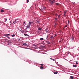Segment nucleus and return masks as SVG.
Listing matches in <instances>:
<instances>
[{"mask_svg": "<svg viewBox=\"0 0 79 79\" xmlns=\"http://www.w3.org/2000/svg\"><path fill=\"white\" fill-rule=\"evenodd\" d=\"M34 25V22H29L27 24V27H29L31 26H32Z\"/></svg>", "mask_w": 79, "mask_h": 79, "instance_id": "1", "label": "nucleus"}, {"mask_svg": "<svg viewBox=\"0 0 79 79\" xmlns=\"http://www.w3.org/2000/svg\"><path fill=\"white\" fill-rule=\"evenodd\" d=\"M19 21V19H16L15 20V22L16 23H17Z\"/></svg>", "mask_w": 79, "mask_h": 79, "instance_id": "2", "label": "nucleus"}, {"mask_svg": "<svg viewBox=\"0 0 79 79\" xmlns=\"http://www.w3.org/2000/svg\"><path fill=\"white\" fill-rule=\"evenodd\" d=\"M46 9V8L44 6H42L41 7V10H45Z\"/></svg>", "mask_w": 79, "mask_h": 79, "instance_id": "3", "label": "nucleus"}, {"mask_svg": "<svg viewBox=\"0 0 79 79\" xmlns=\"http://www.w3.org/2000/svg\"><path fill=\"white\" fill-rule=\"evenodd\" d=\"M46 31L47 32H49L50 30H48V29H46Z\"/></svg>", "mask_w": 79, "mask_h": 79, "instance_id": "4", "label": "nucleus"}, {"mask_svg": "<svg viewBox=\"0 0 79 79\" xmlns=\"http://www.w3.org/2000/svg\"><path fill=\"white\" fill-rule=\"evenodd\" d=\"M54 74H58V71L55 72L54 73Z\"/></svg>", "mask_w": 79, "mask_h": 79, "instance_id": "5", "label": "nucleus"}, {"mask_svg": "<svg viewBox=\"0 0 79 79\" xmlns=\"http://www.w3.org/2000/svg\"><path fill=\"white\" fill-rule=\"evenodd\" d=\"M23 45H24L25 46H27V44L26 43H24L23 44Z\"/></svg>", "mask_w": 79, "mask_h": 79, "instance_id": "6", "label": "nucleus"}, {"mask_svg": "<svg viewBox=\"0 0 79 79\" xmlns=\"http://www.w3.org/2000/svg\"><path fill=\"white\" fill-rule=\"evenodd\" d=\"M73 66L75 68H76L77 67V65L74 64L73 65Z\"/></svg>", "mask_w": 79, "mask_h": 79, "instance_id": "7", "label": "nucleus"}, {"mask_svg": "<svg viewBox=\"0 0 79 79\" xmlns=\"http://www.w3.org/2000/svg\"><path fill=\"white\" fill-rule=\"evenodd\" d=\"M71 39H72V41H74V37H72L71 38Z\"/></svg>", "mask_w": 79, "mask_h": 79, "instance_id": "8", "label": "nucleus"}, {"mask_svg": "<svg viewBox=\"0 0 79 79\" xmlns=\"http://www.w3.org/2000/svg\"><path fill=\"white\" fill-rule=\"evenodd\" d=\"M44 68V67L41 66L40 67V69H43Z\"/></svg>", "mask_w": 79, "mask_h": 79, "instance_id": "9", "label": "nucleus"}, {"mask_svg": "<svg viewBox=\"0 0 79 79\" xmlns=\"http://www.w3.org/2000/svg\"><path fill=\"white\" fill-rule=\"evenodd\" d=\"M15 23H16V22H15V21L13 22L12 24H15Z\"/></svg>", "mask_w": 79, "mask_h": 79, "instance_id": "10", "label": "nucleus"}, {"mask_svg": "<svg viewBox=\"0 0 79 79\" xmlns=\"http://www.w3.org/2000/svg\"><path fill=\"white\" fill-rule=\"evenodd\" d=\"M24 35L25 36H29V35L27 34H24Z\"/></svg>", "mask_w": 79, "mask_h": 79, "instance_id": "11", "label": "nucleus"}, {"mask_svg": "<svg viewBox=\"0 0 79 79\" xmlns=\"http://www.w3.org/2000/svg\"><path fill=\"white\" fill-rule=\"evenodd\" d=\"M70 78L71 79H74V77H73L72 76H70Z\"/></svg>", "mask_w": 79, "mask_h": 79, "instance_id": "12", "label": "nucleus"}, {"mask_svg": "<svg viewBox=\"0 0 79 79\" xmlns=\"http://www.w3.org/2000/svg\"><path fill=\"white\" fill-rule=\"evenodd\" d=\"M44 40V38H40V40Z\"/></svg>", "mask_w": 79, "mask_h": 79, "instance_id": "13", "label": "nucleus"}, {"mask_svg": "<svg viewBox=\"0 0 79 79\" xmlns=\"http://www.w3.org/2000/svg\"><path fill=\"white\" fill-rule=\"evenodd\" d=\"M41 29H42V28H40V27H39L38 30H41Z\"/></svg>", "mask_w": 79, "mask_h": 79, "instance_id": "14", "label": "nucleus"}, {"mask_svg": "<svg viewBox=\"0 0 79 79\" xmlns=\"http://www.w3.org/2000/svg\"><path fill=\"white\" fill-rule=\"evenodd\" d=\"M5 36H6V37H8V35H7V34H6V35H5Z\"/></svg>", "mask_w": 79, "mask_h": 79, "instance_id": "15", "label": "nucleus"}, {"mask_svg": "<svg viewBox=\"0 0 79 79\" xmlns=\"http://www.w3.org/2000/svg\"><path fill=\"white\" fill-rule=\"evenodd\" d=\"M51 4H53V1H51Z\"/></svg>", "mask_w": 79, "mask_h": 79, "instance_id": "16", "label": "nucleus"}, {"mask_svg": "<svg viewBox=\"0 0 79 79\" xmlns=\"http://www.w3.org/2000/svg\"><path fill=\"white\" fill-rule=\"evenodd\" d=\"M1 12H4V10H1Z\"/></svg>", "mask_w": 79, "mask_h": 79, "instance_id": "17", "label": "nucleus"}, {"mask_svg": "<svg viewBox=\"0 0 79 79\" xmlns=\"http://www.w3.org/2000/svg\"><path fill=\"white\" fill-rule=\"evenodd\" d=\"M15 35L14 34H13V35H11V36L12 37H14V36H15Z\"/></svg>", "mask_w": 79, "mask_h": 79, "instance_id": "18", "label": "nucleus"}, {"mask_svg": "<svg viewBox=\"0 0 79 79\" xmlns=\"http://www.w3.org/2000/svg\"><path fill=\"white\" fill-rule=\"evenodd\" d=\"M60 16H61V15H59L58 16V18H60Z\"/></svg>", "mask_w": 79, "mask_h": 79, "instance_id": "19", "label": "nucleus"}, {"mask_svg": "<svg viewBox=\"0 0 79 79\" xmlns=\"http://www.w3.org/2000/svg\"><path fill=\"white\" fill-rule=\"evenodd\" d=\"M68 24H69V20H68Z\"/></svg>", "mask_w": 79, "mask_h": 79, "instance_id": "20", "label": "nucleus"}, {"mask_svg": "<svg viewBox=\"0 0 79 79\" xmlns=\"http://www.w3.org/2000/svg\"><path fill=\"white\" fill-rule=\"evenodd\" d=\"M48 35L47 38H46V39H47L48 38Z\"/></svg>", "mask_w": 79, "mask_h": 79, "instance_id": "21", "label": "nucleus"}, {"mask_svg": "<svg viewBox=\"0 0 79 79\" xmlns=\"http://www.w3.org/2000/svg\"><path fill=\"white\" fill-rule=\"evenodd\" d=\"M66 13H64V15L65 16H66Z\"/></svg>", "mask_w": 79, "mask_h": 79, "instance_id": "22", "label": "nucleus"}, {"mask_svg": "<svg viewBox=\"0 0 79 79\" xmlns=\"http://www.w3.org/2000/svg\"><path fill=\"white\" fill-rule=\"evenodd\" d=\"M27 3H29V0H27Z\"/></svg>", "mask_w": 79, "mask_h": 79, "instance_id": "23", "label": "nucleus"}, {"mask_svg": "<svg viewBox=\"0 0 79 79\" xmlns=\"http://www.w3.org/2000/svg\"><path fill=\"white\" fill-rule=\"evenodd\" d=\"M76 64H78V63H77V61L76 62Z\"/></svg>", "mask_w": 79, "mask_h": 79, "instance_id": "24", "label": "nucleus"}, {"mask_svg": "<svg viewBox=\"0 0 79 79\" xmlns=\"http://www.w3.org/2000/svg\"><path fill=\"white\" fill-rule=\"evenodd\" d=\"M64 13H66V11L64 12Z\"/></svg>", "mask_w": 79, "mask_h": 79, "instance_id": "25", "label": "nucleus"}, {"mask_svg": "<svg viewBox=\"0 0 79 79\" xmlns=\"http://www.w3.org/2000/svg\"><path fill=\"white\" fill-rule=\"evenodd\" d=\"M40 65H41V66H43V64H41Z\"/></svg>", "mask_w": 79, "mask_h": 79, "instance_id": "26", "label": "nucleus"}, {"mask_svg": "<svg viewBox=\"0 0 79 79\" xmlns=\"http://www.w3.org/2000/svg\"><path fill=\"white\" fill-rule=\"evenodd\" d=\"M67 25H65V27H67Z\"/></svg>", "mask_w": 79, "mask_h": 79, "instance_id": "27", "label": "nucleus"}, {"mask_svg": "<svg viewBox=\"0 0 79 79\" xmlns=\"http://www.w3.org/2000/svg\"><path fill=\"white\" fill-rule=\"evenodd\" d=\"M8 35H10V34H7Z\"/></svg>", "mask_w": 79, "mask_h": 79, "instance_id": "28", "label": "nucleus"}, {"mask_svg": "<svg viewBox=\"0 0 79 79\" xmlns=\"http://www.w3.org/2000/svg\"><path fill=\"white\" fill-rule=\"evenodd\" d=\"M56 5H58V3H56Z\"/></svg>", "mask_w": 79, "mask_h": 79, "instance_id": "29", "label": "nucleus"}, {"mask_svg": "<svg viewBox=\"0 0 79 79\" xmlns=\"http://www.w3.org/2000/svg\"><path fill=\"white\" fill-rule=\"evenodd\" d=\"M5 20H6V21H7V19H6Z\"/></svg>", "mask_w": 79, "mask_h": 79, "instance_id": "30", "label": "nucleus"}, {"mask_svg": "<svg viewBox=\"0 0 79 79\" xmlns=\"http://www.w3.org/2000/svg\"><path fill=\"white\" fill-rule=\"evenodd\" d=\"M24 24H25V23H26V22H24V23H23Z\"/></svg>", "mask_w": 79, "mask_h": 79, "instance_id": "31", "label": "nucleus"}, {"mask_svg": "<svg viewBox=\"0 0 79 79\" xmlns=\"http://www.w3.org/2000/svg\"><path fill=\"white\" fill-rule=\"evenodd\" d=\"M56 19V20H57V19H57L56 18V19Z\"/></svg>", "mask_w": 79, "mask_h": 79, "instance_id": "32", "label": "nucleus"}, {"mask_svg": "<svg viewBox=\"0 0 79 79\" xmlns=\"http://www.w3.org/2000/svg\"><path fill=\"white\" fill-rule=\"evenodd\" d=\"M7 38H8V39H10V37H7Z\"/></svg>", "mask_w": 79, "mask_h": 79, "instance_id": "33", "label": "nucleus"}, {"mask_svg": "<svg viewBox=\"0 0 79 79\" xmlns=\"http://www.w3.org/2000/svg\"><path fill=\"white\" fill-rule=\"evenodd\" d=\"M52 60L53 61H55V60L54 59H53Z\"/></svg>", "mask_w": 79, "mask_h": 79, "instance_id": "34", "label": "nucleus"}, {"mask_svg": "<svg viewBox=\"0 0 79 79\" xmlns=\"http://www.w3.org/2000/svg\"><path fill=\"white\" fill-rule=\"evenodd\" d=\"M49 2H52V1H51V0H49Z\"/></svg>", "mask_w": 79, "mask_h": 79, "instance_id": "35", "label": "nucleus"}, {"mask_svg": "<svg viewBox=\"0 0 79 79\" xmlns=\"http://www.w3.org/2000/svg\"><path fill=\"white\" fill-rule=\"evenodd\" d=\"M10 23H11V21H10Z\"/></svg>", "mask_w": 79, "mask_h": 79, "instance_id": "36", "label": "nucleus"}, {"mask_svg": "<svg viewBox=\"0 0 79 79\" xmlns=\"http://www.w3.org/2000/svg\"><path fill=\"white\" fill-rule=\"evenodd\" d=\"M50 60H52V58H50Z\"/></svg>", "mask_w": 79, "mask_h": 79, "instance_id": "37", "label": "nucleus"}, {"mask_svg": "<svg viewBox=\"0 0 79 79\" xmlns=\"http://www.w3.org/2000/svg\"><path fill=\"white\" fill-rule=\"evenodd\" d=\"M4 22H6V20Z\"/></svg>", "mask_w": 79, "mask_h": 79, "instance_id": "38", "label": "nucleus"}, {"mask_svg": "<svg viewBox=\"0 0 79 79\" xmlns=\"http://www.w3.org/2000/svg\"><path fill=\"white\" fill-rule=\"evenodd\" d=\"M68 53H70V52H69Z\"/></svg>", "mask_w": 79, "mask_h": 79, "instance_id": "39", "label": "nucleus"}, {"mask_svg": "<svg viewBox=\"0 0 79 79\" xmlns=\"http://www.w3.org/2000/svg\"><path fill=\"white\" fill-rule=\"evenodd\" d=\"M20 40L19 39V40Z\"/></svg>", "mask_w": 79, "mask_h": 79, "instance_id": "40", "label": "nucleus"}, {"mask_svg": "<svg viewBox=\"0 0 79 79\" xmlns=\"http://www.w3.org/2000/svg\"><path fill=\"white\" fill-rule=\"evenodd\" d=\"M54 36H56V35H55Z\"/></svg>", "mask_w": 79, "mask_h": 79, "instance_id": "41", "label": "nucleus"}, {"mask_svg": "<svg viewBox=\"0 0 79 79\" xmlns=\"http://www.w3.org/2000/svg\"><path fill=\"white\" fill-rule=\"evenodd\" d=\"M55 0H53V1H54Z\"/></svg>", "mask_w": 79, "mask_h": 79, "instance_id": "42", "label": "nucleus"}, {"mask_svg": "<svg viewBox=\"0 0 79 79\" xmlns=\"http://www.w3.org/2000/svg\"><path fill=\"white\" fill-rule=\"evenodd\" d=\"M51 37V38H52V37Z\"/></svg>", "mask_w": 79, "mask_h": 79, "instance_id": "43", "label": "nucleus"}, {"mask_svg": "<svg viewBox=\"0 0 79 79\" xmlns=\"http://www.w3.org/2000/svg\"><path fill=\"white\" fill-rule=\"evenodd\" d=\"M38 0H37V1Z\"/></svg>", "mask_w": 79, "mask_h": 79, "instance_id": "44", "label": "nucleus"}, {"mask_svg": "<svg viewBox=\"0 0 79 79\" xmlns=\"http://www.w3.org/2000/svg\"><path fill=\"white\" fill-rule=\"evenodd\" d=\"M78 79H79V78Z\"/></svg>", "mask_w": 79, "mask_h": 79, "instance_id": "45", "label": "nucleus"}]
</instances>
